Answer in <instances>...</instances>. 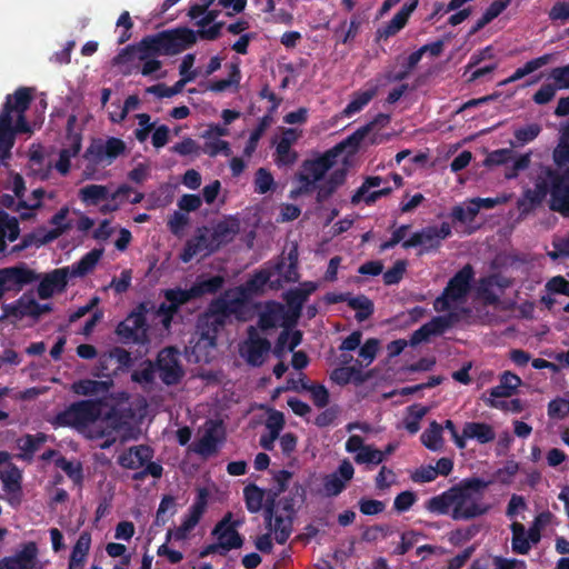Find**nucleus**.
<instances>
[{
  "instance_id": "f257e3e1",
  "label": "nucleus",
  "mask_w": 569,
  "mask_h": 569,
  "mask_svg": "<svg viewBox=\"0 0 569 569\" xmlns=\"http://www.w3.org/2000/svg\"><path fill=\"white\" fill-rule=\"evenodd\" d=\"M197 42L194 30L177 27L143 37L139 42L128 44L113 58L114 64H126L137 58L143 62L140 73L149 77L162 69L159 56H177Z\"/></svg>"
},
{
  "instance_id": "f03ea898",
  "label": "nucleus",
  "mask_w": 569,
  "mask_h": 569,
  "mask_svg": "<svg viewBox=\"0 0 569 569\" xmlns=\"http://www.w3.org/2000/svg\"><path fill=\"white\" fill-rule=\"evenodd\" d=\"M32 91L31 88L20 87L12 94L6 97L0 112V152L3 154L10 153L17 133L31 132L26 119V111L32 102Z\"/></svg>"
},
{
  "instance_id": "7ed1b4c3",
  "label": "nucleus",
  "mask_w": 569,
  "mask_h": 569,
  "mask_svg": "<svg viewBox=\"0 0 569 569\" xmlns=\"http://www.w3.org/2000/svg\"><path fill=\"white\" fill-rule=\"evenodd\" d=\"M561 179L551 167H543L535 180V188L527 189L523 197L518 200V209L528 214L539 207L550 194V209L569 217V190L560 188Z\"/></svg>"
},
{
  "instance_id": "20e7f679",
  "label": "nucleus",
  "mask_w": 569,
  "mask_h": 569,
  "mask_svg": "<svg viewBox=\"0 0 569 569\" xmlns=\"http://www.w3.org/2000/svg\"><path fill=\"white\" fill-rule=\"evenodd\" d=\"M489 483L481 478L471 477L452 486L453 511L450 517L456 521H467L486 515L490 507L480 499Z\"/></svg>"
},
{
  "instance_id": "39448f33",
  "label": "nucleus",
  "mask_w": 569,
  "mask_h": 569,
  "mask_svg": "<svg viewBox=\"0 0 569 569\" xmlns=\"http://www.w3.org/2000/svg\"><path fill=\"white\" fill-rule=\"evenodd\" d=\"M101 416V403L97 400H79L58 412L51 423L54 427L84 428Z\"/></svg>"
},
{
  "instance_id": "423d86ee",
  "label": "nucleus",
  "mask_w": 569,
  "mask_h": 569,
  "mask_svg": "<svg viewBox=\"0 0 569 569\" xmlns=\"http://www.w3.org/2000/svg\"><path fill=\"white\" fill-rule=\"evenodd\" d=\"M475 272L470 264L463 266L448 281L442 293L433 301V308L437 312H445L450 309V301H461L469 293Z\"/></svg>"
},
{
  "instance_id": "0eeeda50",
  "label": "nucleus",
  "mask_w": 569,
  "mask_h": 569,
  "mask_svg": "<svg viewBox=\"0 0 569 569\" xmlns=\"http://www.w3.org/2000/svg\"><path fill=\"white\" fill-rule=\"evenodd\" d=\"M452 233L451 226L442 222L440 227L428 226L402 242L405 249L422 247L421 252L436 251L441 247V242Z\"/></svg>"
},
{
  "instance_id": "6e6552de",
  "label": "nucleus",
  "mask_w": 569,
  "mask_h": 569,
  "mask_svg": "<svg viewBox=\"0 0 569 569\" xmlns=\"http://www.w3.org/2000/svg\"><path fill=\"white\" fill-rule=\"evenodd\" d=\"M147 305L139 303L124 320L120 321L116 328V333L124 343L140 342L146 337L147 331Z\"/></svg>"
},
{
  "instance_id": "1a4fd4ad",
  "label": "nucleus",
  "mask_w": 569,
  "mask_h": 569,
  "mask_svg": "<svg viewBox=\"0 0 569 569\" xmlns=\"http://www.w3.org/2000/svg\"><path fill=\"white\" fill-rule=\"evenodd\" d=\"M154 366L161 381L167 386L179 383L184 376V370L180 362V353L174 347H167L160 350Z\"/></svg>"
},
{
  "instance_id": "9d476101",
  "label": "nucleus",
  "mask_w": 569,
  "mask_h": 569,
  "mask_svg": "<svg viewBox=\"0 0 569 569\" xmlns=\"http://www.w3.org/2000/svg\"><path fill=\"white\" fill-rule=\"evenodd\" d=\"M271 351V342L259 335L258 329L249 326L247 339L240 347V355L251 367H261Z\"/></svg>"
},
{
  "instance_id": "9b49d317",
  "label": "nucleus",
  "mask_w": 569,
  "mask_h": 569,
  "mask_svg": "<svg viewBox=\"0 0 569 569\" xmlns=\"http://www.w3.org/2000/svg\"><path fill=\"white\" fill-rule=\"evenodd\" d=\"M126 148L124 141L116 137H109L107 140L94 139L87 148L84 158L94 164H99L104 160L110 164L124 153Z\"/></svg>"
},
{
  "instance_id": "f8f14e48",
  "label": "nucleus",
  "mask_w": 569,
  "mask_h": 569,
  "mask_svg": "<svg viewBox=\"0 0 569 569\" xmlns=\"http://www.w3.org/2000/svg\"><path fill=\"white\" fill-rule=\"evenodd\" d=\"M40 279V274L30 269L27 263L19 262L16 266L0 269V280L6 292H20L26 286Z\"/></svg>"
},
{
  "instance_id": "ddd939ff",
  "label": "nucleus",
  "mask_w": 569,
  "mask_h": 569,
  "mask_svg": "<svg viewBox=\"0 0 569 569\" xmlns=\"http://www.w3.org/2000/svg\"><path fill=\"white\" fill-rule=\"evenodd\" d=\"M293 323L284 306L278 301L271 300L266 302L263 310L259 315L257 325L260 330L268 331L279 326H283L284 329H288Z\"/></svg>"
},
{
  "instance_id": "4468645a",
  "label": "nucleus",
  "mask_w": 569,
  "mask_h": 569,
  "mask_svg": "<svg viewBox=\"0 0 569 569\" xmlns=\"http://www.w3.org/2000/svg\"><path fill=\"white\" fill-rule=\"evenodd\" d=\"M238 526V521H232V513L227 512L212 529V536L224 546L223 551L228 552L242 547L243 537L237 531Z\"/></svg>"
},
{
  "instance_id": "2eb2a0df",
  "label": "nucleus",
  "mask_w": 569,
  "mask_h": 569,
  "mask_svg": "<svg viewBox=\"0 0 569 569\" xmlns=\"http://www.w3.org/2000/svg\"><path fill=\"white\" fill-rule=\"evenodd\" d=\"M355 468L348 459H343L336 471L323 477V491L327 497H337L353 478Z\"/></svg>"
},
{
  "instance_id": "dca6fc26",
  "label": "nucleus",
  "mask_w": 569,
  "mask_h": 569,
  "mask_svg": "<svg viewBox=\"0 0 569 569\" xmlns=\"http://www.w3.org/2000/svg\"><path fill=\"white\" fill-rule=\"evenodd\" d=\"M345 449L349 453H355L353 460L357 465L378 466L381 463L380 449L372 445H366L361 436L351 435L346 441Z\"/></svg>"
},
{
  "instance_id": "f3484780",
  "label": "nucleus",
  "mask_w": 569,
  "mask_h": 569,
  "mask_svg": "<svg viewBox=\"0 0 569 569\" xmlns=\"http://www.w3.org/2000/svg\"><path fill=\"white\" fill-rule=\"evenodd\" d=\"M133 191L129 184H120L117 190L109 196L108 188L101 184H88L79 190V199L86 206H97L106 199L117 200L120 197L127 196Z\"/></svg>"
},
{
  "instance_id": "a211bd4d",
  "label": "nucleus",
  "mask_w": 569,
  "mask_h": 569,
  "mask_svg": "<svg viewBox=\"0 0 569 569\" xmlns=\"http://www.w3.org/2000/svg\"><path fill=\"white\" fill-rule=\"evenodd\" d=\"M37 559L38 546L34 541H29L14 555L0 559V569H34Z\"/></svg>"
},
{
  "instance_id": "6ab92c4d",
  "label": "nucleus",
  "mask_w": 569,
  "mask_h": 569,
  "mask_svg": "<svg viewBox=\"0 0 569 569\" xmlns=\"http://www.w3.org/2000/svg\"><path fill=\"white\" fill-rule=\"evenodd\" d=\"M318 286L312 281H305L300 287L289 289L284 295L283 299L289 308V313L292 322H296L299 318L302 307L309 296L317 290Z\"/></svg>"
},
{
  "instance_id": "aec40b11",
  "label": "nucleus",
  "mask_w": 569,
  "mask_h": 569,
  "mask_svg": "<svg viewBox=\"0 0 569 569\" xmlns=\"http://www.w3.org/2000/svg\"><path fill=\"white\" fill-rule=\"evenodd\" d=\"M69 278V267L58 268L47 273L38 284V296L46 300L53 296L56 291L61 292L66 289Z\"/></svg>"
},
{
  "instance_id": "412c9836",
  "label": "nucleus",
  "mask_w": 569,
  "mask_h": 569,
  "mask_svg": "<svg viewBox=\"0 0 569 569\" xmlns=\"http://www.w3.org/2000/svg\"><path fill=\"white\" fill-rule=\"evenodd\" d=\"M208 229H199L198 233L190 238L180 253V259L184 263L190 262L198 254H210L216 252V248H212L211 238L207 236Z\"/></svg>"
},
{
  "instance_id": "4be33fe9",
  "label": "nucleus",
  "mask_w": 569,
  "mask_h": 569,
  "mask_svg": "<svg viewBox=\"0 0 569 569\" xmlns=\"http://www.w3.org/2000/svg\"><path fill=\"white\" fill-rule=\"evenodd\" d=\"M240 231V221L236 217H228L221 221H218L210 234L212 248L216 250L220 249L233 241L236 236Z\"/></svg>"
},
{
  "instance_id": "5701e85b",
  "label": "nucleus",
  "mask_w": 569,
  "mask_h": 569,
  "mask_svg": "<svg viewBox=\"0 0 569 569\" xmlns=\"http://www.w3.org/2000/svg\"><path fill=\"white\" fill-rule=\"evenodd\" d=\"M224 326V320L217 319L207 311L200 315L196 325L199 342L203 341L206 346L216 347L218 333Z\"/></svg>"
},
{
  "instance_id": "b1692460",
  "label": "nucleus",
  "mask_w": 569,
  "mask_h": 569,
  "mask_svg": "<svg viewBox=\"0 0 569 569\" xmlns=\"http://www.w3.org/2000/svg\"><path fill=\"white\" fill-rule=\"evenodd\" d=\"M153 455V449L148 445L132 446L118 457V463L124 469L138 470L151 460Z\"/></svg>"
},
{
  "instance_id": "393cba45",
  "label": "nucleus",
  "mask_w": 569,
  "mask_h": 569,
  "mask_svg": "<svg viewBox=\"0 0 569 569\" xmlns=\"http://www.w3.org/2000/svg\"><path fill=\"white\" fill-rule=\"evenodd\" d=\"M336 154L329 149L315 159H307L302 162V171L310 174L313 180L321 181L326 173L335 166Z\"/></svg>"
},
{
  "instance_id": "a878e982",
  "label": "nucleus",
  "mask_w": 569,
  "mask_h": 569,
  "mask_svg": "<svg viewBox=\"0 0 569 569\" xmlns=\"http://www.w3.org/2000/svg\"><path fill=\"white\" fill-rule=\"evenodd\" d=\"M495 438V429L487 422L468 421L463 425L462 440L465 441V448L467 447V440L473 439L480 445H486L493 441Z\"/></svg>"
},
{
  "instance_id": "bb28decb",
  "label": "nucleus",
  "mask_w": 569,
  "mask_h": 569,
  "mask_svg": "<svg viewBox=\"0 0 569 569\" xmlns=\"http://www.w3.org/2000/svg\"><path fill=\"white\" fill-rule=\"evenodd\" d=\"M224 440L223 435H219L218 426L212 425L206 429L202 437L194 443V452L203 458H208L217 453L219 445Z\"/></svg>"
},
{
  "instance_id": "cd10ccee",
  "label": "nucleus",
  "mask_w": 569,
  "mask_h": 569,
  "mask_svg": "<svg viewBox=\"0 0 569 569\" xmlns=\"http://www.w3.org/2000/svg\"><path fill=\"white\" fill-rule=\"evenodd\" d=\"M347 178V169L339 168L330 173L328 179L318 186V192L316 196L317 203H323L327 201L336 190L342 186Z\"/></svg>"
},
{
  "instance_id": "c85d7f7f",
  "label": "nucleus",
  "mask_w": 569,
  "mask_h": 569,
  "mask_svg": "<svg viewBox=\"0 0 569 569\" xmlns=\"http://www.w3.org/2000/svg\"><path fill=\"white\" fill-rule=\"evenodd\" d=\"M224 282V277L220 274H214L209 278L198 277L190 287V293H192L193 299L201 298L206 295H216L223 288Z\"/></svg>"
},
{
  "instance_id": "c756f323",
  "label": "nucleus",
  "mask_w": 569,
  "mask_h": 569,
  "mask_svg": "<svg viewBox=\"0 0 569 569\" xmlns=\"http://www.w3.org/2000/svg\"><path fill=\"white\" fill-rule=\"evenodd\" d=\"M69 214V208L62 207L57 213H54L50 220L49 223L54 226L53 229L48 230L46 233L42 234L41 239L39 240L40 243H49L58 239L60 236H62L66 231H68L71 228V223L67 221Z\"/></svg>"
},
{
  "instance_id": "7c9ffc66",
  "label": "nucleus",
  "mask_w": 569,
  "mask_h": 569,
  "mask_svg": "<svg viewBox=\"0 0 569 569\" xmlns=\"http://www.w3.org/2000/svg\"><path fill=\"white\" fill-rule=\"evenodd\" d=\"M91 546V536L89 532L83 531L80 533L76 545L72 548L68 569H83L87 556Z\"/></svg>"
},
{
  "instance_id": "2f4dec72",
  "label": "nucleus",
  "mask_w": 569,
  "mask_h": 569,
  "mask_svg": "<svg viewBox=\"0 0 569 569\" xmlns=\"http://www.w3.org/2000/svg\"><path fill=\"white\" fill-rule=\"evenodd\" d=\"M295 139V130L287 129L276 148V162L278 166H291L296 162L298 157L297 152L291 150V143Z\"/></svg>"
},
{
  "instance_id": "473e14b6",
  "label": "nucleus",
  "mask_w": 569,
  "mask_h": 569,
  "mask_svg": "<svg viewBox=\"0 0 569 569\" xmlns=\"http://www.w3.org/2000/svg\"><path fill=\"white\" fill-rule=\"evenodd\" d=\"M521 382L519 376L511 371H505L500 376V383L490 389V397L493 400L495 398H509L516 392Z\"/></svg>"
},
{
  "instance_id": "72a5a7b5",
  "label": "nucleus",
  "mask_w": 569,
  "mask_h": 569,
  "mask_svg": "<svg viewBox=\"0 0 569 569\" xmlns=\"http://www.w3.org/2000/svg\"><path fill=\"white\" fill-rule=\"evenodd\" d=\"M102 256V249H92L87 252L79 261L69 268L70 277H84L90 273L97 266Z\"/></svg>"
},
{
  "instance_id": "f704fd0d",
  "label": "nucleus",
  "mask_w": 569,
  "mask_h": 569,
  "mask_svg": "<svg viewBox=\"0 0 569 569\" xmlns=\"http://www.w3.org/2000/svg\"><path fill=\"white\" fill-rule=\"evenodd\" d=\"M453 493L451 487L440 495L433 496L425 503L427 511L435 515H450L453 511Z\"/></svg>"
},
{
  "instance_id": "c9c22d12",
  "label": "nucleus",
  "mask_w": 569,
  "mask_h": 569,
  "mask_svg": "<svg viewBox=\"0 0 569 569\" xmlns=\"http://www.w3.org/2000/svg\"><path fill=\"white\" fill-rule=\"evenodd\" d=\"M207 490L200 489L199 493L192 503V506L189 508L188 515H186L184 519L182 520L181 525L188 528L190 531L199 523L202 515L206 511L207 508Z\"/></svg>"
},
{
  "instance_id": "e433bc0d",
  "label": "nucleus",
  "mask_w": 569,
  "mask_h": 569,
  "mask_svg": "<svg viewBox=\"0 0 569 569\" xmlns=\"http://www.w3.org/2000/svg\"><path fill=\"white\" fill-rule=\"evenodd\" d=\"M207 490L200 489L199 493L192 503V506L189 508L188 515H186L184 519L182 520L181 525L188 528L190 531L199 523L202 515L206 511L207 508Z\"/></svg>"
},
{
  "instance_id": "4c0bfd02",
  "label": "nucleus",
  "mask_w": 569,
  "mask_h": 569,
  "mask_svg": "<svg viewBox=\"0 0 569 569\" xmlns=\"http://www.w3.org/2000/svg\"><path fill=\"white\" fill-rule=\"evenodd\" d=\"M266 490L258 487L256 483H249L243 488V498L246 508L251 513L259 512L262 507L264 508Z\"/></svg>"
},
{
  "instance_id": "58836bf2",
  "label": "nucleus",
  "mask_w": 569,
  "mask_h": 569,
  "mask_svg": "<svg viewBox=\"0 0 569 569\" xmlns=\"http://www.w3.org/2000/svg\"><path fill=\"white\" fill-rule=\"evenodd\" d=\"M369 134L368 127H360L350 136H348L343 141L336 144L331 150L335 152L336 157H338L343 150L348 149L349 152L353 153L358 151L363 139Z\"/></svg>"
},
{
  "instance_id": "ea45409f",
  "label": "nucleus",
  "mask_w": 569,
  "mask_h": 569,
  "mask_svg": "<svg viewBox=\"0 0 569 569\" xmlns=\"http://www.w3.org/2000/svg\"><path fill=\"white\" fill-rule=\"evenodd\" d=\"M349 307L356 310V320L362 322L369 319L375 312V305L371 299L365 295H358L349 301Z\"/></svg>"
},
{
  "instance_id": "a19ab883",
  "label": "nucleus",
  "mask_w": 569,
  "mask_h": 569,
  "mask_svg": "<svg viewBox=\"0 0 569 569\" xmlns=\"http://www.w3.org/2000/svg\"><path fill=\"white\" fill-rule=\"evenodd\" d=\"M273 272L268 269L257 271L248 281L247 287L253 292L261 291L268 283L270 288L278 289L281 287V279L271 280Z\"/></svg>"
},
{
  "instance_id": "79ce46f5",
  "label": "nucleus",
  "mask_w": 569,
  "mask_h": 569,
  "mask_svg": "<svg viewBox=\"0 0 569 569\" xmlns=\"http://www.w3.org/2000/svg\"><path fill=\"white\" fill-rule=\"evenodd\" d=\"M274 523H273V531H274V539L277 543L283 545L289 539L291 532H292V519L289 516L278 513V510H276V513L273 515Z\"/></svg>"
},
{
  "instance_id": "37998d69",
  "label": "nucleus",
  "mask_w": 569,
  "mask_h": 569,
  "mask_svg": "<svg viewBox=\"0 0 569 569\" xmlns=\"http://www.w3.org/2000/svg\"><path fill=\"white\" fill-rule=\"evenodd\" d=\"M376 94L377 88L356 92L353 98L343 109V114L346 117H351L352 114L360 112L375 98Z\"/></svg>"
},
{
  "instance_id": "c03bdc74",
  "label": "nucleus",
  "mask_w": 569,
  "mask_h": 569,
  "mask_svg": "<svg viewBox=\"0 0 569 569\" xmlns=\"http://www.w3.org/2000/svg\"><path fill=\"white\" fill-rule=\"evenodd\" d=\"M420 438L423 446L429 450H439L443 445L442 426L433 420L430 422L429 428L422 432Z\"/></svg>"
},
{
  "instance_id": "a18cd8bd",
  "label": "nucleus",
  "mask_w": 569,
  "mask_h": 569,
  "mask_svg": "<svg viewBox=\"0 0 569 569\" xmlns=\"http://www.w3.org/2000/svg\"><path fill=\"white\" fill-rule=\"evenodd\" d=\"M46 441L47 435L43 432H38L36 435L28 433L18 440V446L23 451V457L31 459Z\"/></svg>"
},
{
  "instance_id": "49530a36",
  "label": "nucleus",
  "mask_w": 569,
  "mask_h": 569,
  "mask_svg": "<svg viewBox=\"0 0 569 569\" xmlns=\"http://www.w3.org/2000/svg\"><path fill=\"white\" fill-rule=\"evenodd\" d=\"M19 303L22 305V315L23 317H31L33 319H39L41 315L48 313L52 311L51 303L40 305L33 298L27 297L26 295L19 298Z\"/></svg>"
},
{
  "instance_id": "de8ad7c7",
  "label": "nucleus",
  "mask_w": 569,
  "mask_h": 569,
  "mask_svg": "<svg viewBox=\"0 0 569 569\" xmlns=\"http://www.w3.org/2000/svg\"><path fill=\"white\" fill-rule=\"evenodd\" d=\"M107 388H108L107 382L91 380V379H81V380L74 381L71 386V390L76 395H80V396L98 395L100 392L106 391Z\"/></svg>"
},
{
  "instance_id": "09e8293b",
  "label": "nucleus",
  "mask_w": 569,
  "mask_h": 569,
  "mask_svg": "<svg viewBox=\"0 0 569 569\" xmlns=\"http://www.w3.org/2000/svg\"><path fill=\"white\" fill-rule=\"evenodd\" d=\"M54 465L57 468L63 470L74 485L80 486L82 483L83 470L80 462L70 461L66 457L59 455L54 460Z\"/></svg>"
},
{
  "instance_id": "8fccbe9b",
  "label": "nucleus",
  "mask_w": 569,
  "mask_h": 569,
  "mask_svg": "<svg viewBox=\"0 0 569 569\" xmlns=\"http://www.w3.org/2000/svg\"><path fill=\"white\" fill-rule=\"evenodd\" d=\"M270 123H271V116H269V114L263 116L259 120V123L250 133V137L244 146L243 154L246 157H248V158L251 157L252 153L256 151L260 138L262 137V134L264 133L267 128L270 126Z\"/></svg>"
},
{
  "instance_id": "3c124183",
  "label": "nucleus",
  "mask_w": 569,
  "mask_h": 569,
  "mask_svg": "<svg viewBox=\"0 0 569 569\" xmlns=\"http://www.w3.org/2000/svg\"><path fill=\"white\" fill-rule=\"evenodd\" d=\"M177 505L172 496H163L161 499L154 519V526L163 527L168 520L176 513Z\"/></svg>"
},
{
  "instance_id": "603ef678",
  "label": "nucleus",
  "mask_w": 569,
  "mask_h": 569,
  "mask_svg": "<svg viewBox=\"0 0 569 569\" xmlns=\"http://www.w3.org/2000/svg\"><path fill=\"white\" fill-rule=\"evenodd\" d=\"M512 530V550L518 555H527L531 548L526 535L525 526L520 522L511 525Z\"/></svg>"
},
{
  "instance_id": "864d4df0",
  "label": "nucleus",
  "mask_w": 569,
  "mask_h": 569,
  "mask_svg": "<svg viewBox=\"0 0 569 569\" xmlns=\"http://www.w3.org/2000/svg\"><path fill=\"white\" fill-rule=\"evenodd\" d=\"M191 82V77L178 80L173 86L168 87L164 83H158L147 89V92L153 93L159 98H171L180 93L186 83Z\"/></svg>"
},
{
  "instance_id": "5fc2aeb1",
  "label": "nucleus",
  "mask_w": 569,
  "mask_h": 569,
  "mask_svg": "<svg viewBox=\"0 0 569 569\" xmlns=\"http://www.w3.org/2000/svg\"><path fill=\"white\" fill-rule=\"evenodd\" d=\"M303 390L309 391L313 405L319 408H326L330 401L328 389L323 385L303 382Z\"/></svg>"
},
{
  "instance_id": "6e6d98bb",
  "label": "nucleus",
  "mask_w": 569,
  "mask_h": 569,
  "mask_svg": "<svg viewBox=\"0 0 569 569\" xmlns=\"http://www.w3.org/2000/svg\"><path fill=\"white\" fill-rule=\"evenodd\" d=\"M542 128L539 123H530L525 127H520L513 131L516 142L513 146H525L533 141L541 132Z\"/></svg>"
},
{
  "instance_id": "4d7b16f0",
  "label": "nucleus",
  "mask_w": 569,
  "mask_h": 569,
  "mask_svg": "<svg viewBox=\"0 0 569 569\" xmlns=\"http://www.w3.org/2000/svg\"><path fill=\"white\" fill-rule=\"evenodd\" d=\"M479 213V206L473 200H469L466 206H455L451 210V217L453 220L466 223L471 222Z\"/></svg>"
},
{
  "instance_id": "13d9d810",
  "label": "nucleus",
  "mask_w": 569,
  "mask_h": 569,
  "mask_svg": "<svg viewBox=\"0 0 569 569\" xmlns=\"http://www.w3.org/2000/svg\"><path fill=\"white\" fill-rule=\"evenodd\" d=\"M552 159L559 168L569 163V126L565 128L559 143L552 152Z\"/></svg>"
},
{
  "instance_id": "bf43d9fd",
  "label": "nucleus",
  "mask_w": 569,
  "mask_h": 569,
  "mask_svg": "<svg viewBox=\"0 0 569 569\" xmlns=\"http://www.w3.org/2000/svg\"><path fill=\"white\" fill-rule=\"evenodd\" d=\"M241 79V72L239 66L237 63H232L230 66V73L227 79H220L210 82L209 90L213 92H222L226 91L232 84L238 86Z\"/></svg>"
},
{
  "instance_id": "052dcab7",
  "label": "nucleus",
  "mask_w": 569,
  "mask_h": 569,
  "mask_svg": "<svg viewBox=\"0 0 569 569\" xmlns=\"http://www.w3.org/2000/svg\"><path fill=\"white\" fill-rule=\"evenodd\" d=\"M163 297H164L166 301H168L169 305L172 306L176 310H179V308L182 305H186L190 300L193 299L192 293H190V288L189 289H181V288L167 289L163 291Z\"/></svg>"
},
{
  "instance_id": "680f3d73",
  "label": "nucleus",
  "mask_w": 569,
  "mask_h": 569,
  "mask_svg": "<svg viewBox=\"0 0 569 569\" xmlns=\"http://www.w3.org/2000/svg\"><path fill=\"white\" fill-rule=\"evenodd\" d=\"M272 272L281 276L282 281L288 283L299 280L298 263H287L283 258H279Z\"/></svg>"
},
{
  "instance_id": "e2e57ef3",
  "label": "nucleus",
  "mask_w": 569,
  "mask_h": 569,
  "mask_svg": "<svg viewBox=\"0 0 569 569\" xmlns=\"http://www.w3.org/2000/svg\"><path fill=\"white\" fill-rule=\"evenodd\" d=\"M156 366L151 360H144L141 368L131 373V380L140 385H151L154 381Z\"/></svg>"
},
{
  "instance_id": "0e129e2a",
  "label": "nucleus",
  "mask_w": 569,
  "mask_h": 569,
  "mask_svg": "<svg viewBox=\"0 0 569 569\" xmlns=\"http://www.w3.org/2000/svg\"><path fill=\"white\" fill-rule=\"evenodd\" d=\"M406 20H402L400 16L395 14L393 18L382 28H379L376 32V41L387 40L390 37L396 36L401 29L406 27Z\"/></svg>"
},
{
  "instance_id": "69168bd1",
  "label": "nucleus",
  "mask_w": 569,
  "mask_h": 569,
  "mask_svg": "<svg viewBox=\"0 0 569 569\" xmlns=\"http://www.w3.org/2000/svg\"><path fill=\"white\" fill-rule=\"evenodd\" d=\"M274 187V179L269 170L259 168L254 174V191L259 194H264L271 191Z\"/></svg>"
},
{
  "instance_id": "338daca9",
  "label": "nucleus",
  "mask_w": 569,
  "mask_h": 569,
  "mask_svg": "<svg viewBox=\"0 0 569 569\" xmlns=\"http://www.w3.org/2000/svg\"><path fill=\"white\" fill-rule=\"evenodd\" d=\"M297 180L300 182V186L297 189L291 190L290 197L297 198L298 196L309 194L313 190L318 189L317 182L318 180H313L310 174L301 171L297 174Z\"/></svg>"
},
{
  "instance_id": "774afa93",
  "label": "nucleus",
  "mask_w": 569,
  "mask_h": 569,
  "mask_svg": "<svg viewBox=\"0 0 569 569\" xmlns=\"http://www.w3.org/2000/svg\"><path fill=\"white\" fill-rule=\"evenodd\" d=\"M21 479H22L21 471L16 466H12L10 470H8L1 475L3 490L6 492L20 491Z\"/></svg>"
}]
</instances>
